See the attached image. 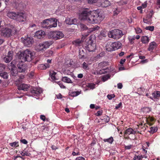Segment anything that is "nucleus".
Instances as JSON below:
<instances>
[{
	"mask_svg": "<svg viewBox=\"0 0 160 160\" xmlns=\"http://www.w3.org/2000/svg\"><path fill=\"white\" fill-rule=\"evenodd\" d=\"M78 16L80 20L91 24L100 23L104 18V15L99 10L91 11L88 8L83 9Z\"/></svg>",
	"mask_w": 160,
	"mask_h": 160,
	"instance_id": "1",
	"label": "nucleus"
},
{
	"mask_svg": "<svg viewBox=\"0 0 160 160\" xmlns=\"http://www.w3.org/2000/svg\"><path fill=\"white\" fill-rule=\"evenodd\" d=\"M122 43L119 41L114 42H108L106 46V49L108 52H111L117 50L120 48Z\"/></svg>",
	"mask_w": 160,
	"mask_h": 160,
	"instance_id": "2",
	"label": "nucleus"
},
{
	"mask_svg": "<svg viewBox=\"0 0 160 160\" xmlns=\"http://www.w3.org/2000/svg\"><path fill=\"white\" fill-rule=\"evenodd\" d=\"M19 57L24 62L30 61L33 58V56L31 51L26 49L21 54Z\"/></svg>",
	"mask_w": 160,
	"mask_h": 160,
	"instance_id": "3",
	"label": "nucleus"
},
{
	"mask_svg": "<svg viewBox=\"0 0 160 160\" xmlns=\"http://www.w3.org/2000/svg\"><path fill=\"white\" fill-rule=\"evenodd\" d=\"M123 35L122 31L118 29L112 30L108 33V36L109 38L116 39H119Z\"/></svg>",
	"mask_w": 160,
	"mask_h": 160,
	"instance_id": "4",
	"label": "nucleus"
},
{
	"mask_svg": "<svg viewBox=\"0 0 160 160\" xmlns=\"http://www.w3.org/2000/svg\"><path fill=\"white\" fill-rule=\"evenodd\" d=\"M21 40L22 42L25 46L29 47L32 46L34 42L32 37L28 36H25L24 38H22Z\"/></svg>",
	"mask_w": 160,
	"mask_h": 160,
	"instance_id": "5",
	"label": "nucleus"
},
{
	"mask_svg": "<svg viewBox=\"0 0 160 160\" xmlns=\"http://www.w3.org/2000/svg\"><path fill=\"white\" fill-rule=\"evenodd\" d=\"M49 36L51 38L57 40L62 38L64 35L63 33L60 31H52L50 32Z\"/></svg>",
	"mask_w": 160,
	"mask_h": 160,
	"instance_id": "6",
	"label": "nucleus"
},
{
	"mask_svg": "<svg viewBox=\"0 0 160 160\" xmlns=\"http://www.w3.org/2000/svg\"><path fill=\"white\" fill-rule=\"evenodd\" d=\"M85 49L89 52H94L97 48L96 43L90 40L88 44L85 47Z\"/></svg>",
	"mask_w": 160,
	"mask_h": 160,
	"instance_id": "7",
	"label": "nucleus"
},
{
	"mask_svg": "<svg viewBox=\"0 0 160 160\" xmlns=\"http://www.w3.org/2000/svg\"><path fill=\"white\" fill-rule=\"evenodd\" d=\"M1 35L4 37H9L11 35L12 30L8 28L4 27L2 28L0 30Z\"/></svg>",
	"mask_w": 160,
	"mask_h": 160,
	"instance_id": "8",
	"label": "nucleus"
},
{
	"mask_svg": "<svg viewBox=\"0 0 160 160\" xmlns=\"http://www.w3.org/2000/svg\"><path fill=\"white\" fill-rule=\"evenodd\" d=\"M15 20L16 21L23 22L26 20L27 16L26 14L21 12H17Z\"/></svg>",
	"mask_w": 160,
	"mask_h": 160,
	"instance_id": "9",
	"label": "nucleus"
},
{
	"mask_svg": "<svg viewBox=\"0 0 160 160\" xmlns=\"http://www.w3.org/2000/svg\"><path fill=\"white\" fill-rule=\"evenodd\" d=\"M51 18H49L44 20L41 24V26L43 28H50L49 25L51 23Z\"/></svg>",
	"mask_w": 160,
	"mask_h": 160,
	"instance_id": "10",
	"label": "nucleus"
},
{
	"mask_svg": "<svg viewBox=\"0 0 160 160\" xmlns=\"http://www.w3.org/2000/svg\"><path fill=\"white\" fill-rule=\"evenodd\" d=\"M13 52L10 51L8 52V55L4 58V60L6 63L10 62L12 58Z\"/></svg>",
	"mask_w": 160,
	"mask_h": 160,
	"instance_id": "11",
	"label": "nucleus"
},
{
	"mask_svg": "<svg viewBox=\"0 0 160 160\" xmlns=\"http://www.w3.org/2000/svg\"><path fill=\"white\" fill-rule=\"evenodd\" d=\"M18 72H25L26 69V67L25 65L23 64L22 62H20L18 65Z\"/></svg>",
	"mask_w": 160,
	"mask_h": 160,
	"instance_id": "12",
	"label": "nucleus"
},
{
	"mask_svg": "<svg viewBox=\"0 0 160 160\" xmlns=\"http://www.w3.org/2000/svg\"><path fill=\"white\" fill-rule=\"evenodd\" d=\"M67 24L69 25L75 24L78 23L77 20L75 18H68L65 21Z\"/></svg>",
	"mask_w": 160,
	"mask_h": 160,
	"instance_id": "13",
	"label": "nucleus"
},
{
	"mask_svg": "<svg viewBox=\"0 0 160 160\" xmlns=\"http://www.w3.org/2000/svg\"><path fill=\"white\" fill-rule=\"evenodd\" d=\"M18 86V88L19 90H22L24 91H27L29 88V86L27 84H18L17 83Z\"/></svg>",
	"mask_w": 160,
	"mask_h": 160,
	"instance_id": "14",
	"label": "nucleus"
},
{
	"mask_svg": "<svg viewBox=\"0 0 160 160\" xmlns=\"http://www.w3.org/2000/svg\"><path fill=\"white\" fill-rule=\"evenodd\" d=\"M45 34V32L43 31L39 30L35 32V36L38 38H41L43 37Z\"/></svg>",
	"mask_w": 160,
	"mask_h": 160,
	"instance_id": "15",
	"label": "nucleus"
},
{
	"mask_svg": "<svg viewBox=\"0 0 160 160\" xmlns=\"http://www.w3.org/2000/svg\"><path fill=\"white\" fill-rule=\"evenodd\" d=\"M17 12H14L8 11L7 12V16L11 19L15 20Z\"/></svg>",
	"mask_w": 160,
	"mask_h": 160,
	"instance_id": "16",
	"label": "nucleus"
},
{
	"mask_svg": "<svg viewBox=\"0 0 160 160\" xmlns=\"http://www.w3.org/2000/svg\"><path fill=\"white\" fill-rule=\"evenodd\" d=\"M152 95L153 97L152 98L150 97V98L152 99L155 100V99H158L160 97V92L157 91L152 93Z\"/></svg>",
	"mask_w": 160,
	"mask_h": 160,
	"instance_id": "17",
	"label": "nucleus"
},
{
	"mask_svg": "<svg viewBox=\"0 0 160 160\" xmlns=\"http://www.w3.org/2000/svg\"><path fill=\"white\" fill-rule=\"evenodd\" d=\"M157 44L155 42H151L149 43L148 50L152 52L157 47Z\"/></svg>",
	"mask_w": 160,
	"mask_h": 160,
	"instance_id": "18",
	"label": "nucleus"
},
{
	"mask_svg": "<svg viewBox=\"0 0 160 160\" xmlns=\"http://www.w3.org/2000/svg\"><path fill=\"white\" fill-rule=\"evenodd\" d=\"M53 42L52 41H48L42 42L45 50L48 48L53 44Z\"/></svg>",
	"mask_w": 160,
	"mask_h": 160,
	"instance_id": "19",
	"label": "nucleus"
},
{
	"mask_svg": "<svg viewBox=\"0 0 160 160\" xmlns=\"http://www.w3.org/2000/svg\"><path fill=\"white\" fill-rule=\"evenodd\" d=\"M51 23L50 24V25H49V28H51L52 27H56L57 26V20L56 19L54 18H51Z\"/></svg>",
	"mask_w": 160,
	"mask_h": 160,
	"instance_id": "20",
	"label": "nucleus"
},
{
	"mask_svg": "<svg viewBox=\"0 0 160 160\" xmlns=\"http://www.w3.org/2000/svg\"><path fill=\"white\" fill-rule=\"evenodd\" d=\"M35 49L38 52L45 50L42 43H40L39 44L37 45L35 47Z\"/></svg>",
	"mask_w": 160,
	"mask_h": 160,
	"instance_id": "21",
	"label": "nucleus"
},
{
	"mask_svg": "<svg viewBox=\"0 0 160 160\" xmlns=\"http://www.w3.org/2000/svg\"><path fill=\"white\" fill-rule=\"evenodd\" d=\"M135 133L136 132L131 128L127 129L125 132V134L126 135H129L131 134H135Z\"/></svg>",
	"mask_w": 160,
	"mask_h": 160,
	"instance_id": "22",
	"label": "nucleus"
},
{
	"mask_svg": "<svg viewBox=\"0 0 160 160\" xmlns=\"http://www.w3.org/2000/svg\"><path fill=\"white\" fill-rule=\"evenodd\" d=\"M86 62H84L82 65V68L84 69H89L88 66L92 63V61L90 62L88 61H86Z\"/></svg>",
	"mask_w": 160,
	"mask_h": 160,
	"instance_id": "23",
	"label": "nucleus"
},
{
	"mask_svg": "<svg viewBox=\"0 0 160 160\" xmlns=\"http://www.w3.org/2000/svg\"><path fill=\"white\" fill-rule=\"evenodd\" d=\"M149 40V37L146 36H143L141 38V41L144 44H148Z\"/></svg>",
	"mask_w": 160,
	"mask_h": 160,
	"instance_id": "24",
	"label": "nucleus"
},
{
	"mask_svg": "<svg viewBox=\"0 0 160 160\" xmlns=\"http://www.w3.org/2000/svg\"><path fill=\"white\" fill-rule=\"evenodd\" d=\"M108 65V62L103 61L102 62L99 63L98 65V67L100 68H102Z\"/></svg>",
	"mask_w": 160,
	"mask_h": 160,
	"instance_id": "25",
	"label": "nucleus"
},
{
	"mask_svg": "<svg viewBox=\"0 0 160 160\" xmlns=\"http://www.w3.org/2000/svg\"><path fill=\"white\" fill-rule=\"evenodd\" d=\"M42 90L41 89L35 88L31 91V92L32 94L38 95L42 92Z\"/></svg>",
	"mask_w": 160,
	"mask_h": 160,
	"instance_id": "26",
	"label": "nucleus"
},
{
	"mask_svg": "<svg viewBox=\"0 0 160 160\" xmlns=\"http://www.w3.org/2000/svg\"><path fill=\"white\" fill-rule=\"evenodd\" d=\"M111 5L110 2L108 0H105L101 3V5L104 7H107L110 6Z\"/></svg>",
	"mask_w": 160,
	"mask_h": 160,
	"instance_id": "27",
	"label": "nucleus"
},
{
	"mask_svg": "<svg viewBox=\"0 0 160 160\" xmlns=\"http://www.w3.org/2000/svg\"><path fill=\"white\" fill-rule=\"evenodd\" d=\"M56 73L53 71H51L50 72V76L52 80H56L57 79L55 77Z\"/></svg>",
	"mask_w": 160,
	"mask_h": 160,
	"instance_id": "28",
	"label": "nucleus"
},
{
	"mask_svg": "<svg viewBox=\"0 0 160 160\" xmlns=\"http://www.w3.org/2000/svg\"><path fill=\"white\" fill-rule=\"evenodd\" d=\"M49 67L48 64H41L38 65V68L40 69H45Z\"/></svg>",
	"mask_w": 160,
	"mask_h": 160,
	"instance_id": "29",
	"label": "nucleus"
},
{
	"mask_svg": "<svg viewBox=\"0 0 160 160\" xmlns=\"http://www.w3.org/2000/svg\"><path fill=\"white\" fill-rule=\"evenodd\" d=\"M62 80L64 82L68 83H72V82L70 78L67 77H64L62 78Z\"/></svg>",
	"mask_w": 160,
	"mask_h": 160,
	"instance_id": "30",
	"label": "nucleus"
},
{
	"mask_svg": "<svg viewBox=\"0 0 160 160\" xmlns=\"http://www.w3.org/2000/svg\"><path fill=\"white\" fill-rule=\"evenodd\" d=\"M103 141L104 142H107L108 143L111 144L112 143L113 141V138L111 137L110 138L107 139H103Z\"/></svg>",
	"mask_w": 160,
	"mask_h": 160,
	"instance_id": "31",
	"label": "nucleus"
},
{
	"mask_svg": "<svg viewBox=\"0 0 160 160\" xmlns=\"http://www.w3.org/2000/svg\"><path fill=\"white\" fill-rule=\"evenodd\" d=\"M128 39L129 40V42L131 44H133L134 42V41L135 40V36H129L128 37Z\"/></svg>",
	"mask_w": 160,
	"mask_h": 160,
	"instance_id": "32",
	"label": "nucleus"
},
{
	"mask_svg": "<svg viewBox=\"0 0 160 160\" xmlns=\"http://www.w3.org/2000/svg\"><path fill=\"white\" fill-rule=\"evenodd\" d=\"M99 27L98 26H96L92 28H90L88 30L90 32H92L93 31H97L99 29Z\"/></svg>",
	"mask_w": 160,
	"mask_h": 160,
	"instance_id": "33",
	"label": "nucleus"
},
{
	"mask_svg": "<svg viewBox=\"0 0 160 160\" xmlns=\"http://www.w3.org/2000/svg\"><path fill=\"white\" fill-rule=\"evenodd\" d=\"M109 72V69L108 68L103 69L100 71L99 73L101 74L107 73Z\"/></svg>",
	"mask_w": 160,
	"mask_h": 160,
	"instance_id": "34",
	"label": "nucleus"
},
{
	"mask_svg": "<svg viewBox=\"0 0 160 160\" xmlns=\"http://www.w3.org/2000/svg\"><path fill=\"white\" fill-rule=\"evenodd\" d=\"M0 76L4 79H7L8 76V73L6 72L0 73Z\"/></svg>",
	"mask_w": 160,
	"mask_h": 160,
	"instance_id": "35",
	"label": "nucleus"
},
{
	"mask_svg": "<svg viewBox=\"0 0 160 160\" xmlns=\"http://www.w3.org/2000/svg\"><path fill=\"white\" fill-rule=\"evenodd\" d=\"M143 121L145 120L147 123H148V121H150L151 122H152L154 121V118L152 117H149L148 119L147 118H143Z\"/></svg>",
	"mask_w": 160,
	"mask_h": 160,
	"instance_id": "36",
	"label": "nucleus"
},
{
	"mask_svg": "<svg viewBox=\"0 0 160 160\" xmlns=\"http://www.w3.org/2000/svg\"><path fill=\"white\" fill-rule=\"evenodd\" d=\"M10 145L11 146L13 147H18L19 146L18 142H15L12 143H10Z\"/></svg>",
	"mask_w": 160,
	"mask_h": 160,
	"instance_id": "37",
	"label": "nucleus"
},
{
	"mask_svg": "<svg viewBox=\"0 0 160 160\" xmlns=\"http://www.w3.org/2000/svg\"><path fill=\"white\" fill-rule=\"evenodd\" d=\"M74 151H75L73 152L72 153V154L73 156L80 155V152H79L78 150V149L76 148V149H74Z\"/></svg>",
	"mask_w": 160,
	"mask_h": 160,
	"instance_id": "38",
	"label": "nucleus"
},
{
	"mask_svg": "<svg viewBox=\"0 0 160 160\" xmlns=\"http://www.w3.org/2000/svg\"><path fill=\"white\" fill-rule=\"evenodd\" d=\"M95 84L93 83H88L87 86L91 89H93L95 88Z\"/></svg>",
	"mask_w": 160,
	"mask_h": 160,
	"instance_id": "39",
	"label": "nucleus"
},
{
	"mask_svg": "<svg viewBox=\"0 0 160 160\" xmlns=\"http://www.w3.org/2000/svg\"><path fill=\"white\" fill-rule=\"evenodd\" d=\"M144 157L142 156V155L141 156H136L135 155L134 157V159L135 160H140ZM145 158H146V157H144Z\"/></svg>",
	"mask_w": 160,
	"mask_h": 160,
	"instance_id": "40",
	"label": "nucleus"
},
{
	"mask_svg": "<svg viewBox=\"0 0 160 160\" xmlns=\"http://www.w3.org/2000/svg\"><path fill=\"white\" fill-rule=\"evenodd\" d=\"M134 29L137 34H139L141 33L142 32V30L139 27L134 28Z\"/></svg>",
	"mask_w": 160,
	"mask_h": 160,
	"instance_id": "41",
	"label": "nucleus"
},
{
	"mask_svg": "<svg viewBox=\"0 0 160 160\" xmlns=\"http://www.w3.org/2000/svg\"><path fill=\"white\" fill-rule=\"evenodd\" d=\"M144 90L145 89L142 88L141 87L140 88H138V92H140L139 93V95H142V92H144Z\"/></svg>",
	"mask_w": 160,
	"mask_h": 160,
	"instance_id": "42",
	"label": "nucleus"
},
{
	"mask_svg": "<svg viewBox=\"0 0 160 160\" xmlns=\"http://www.w3.org/2000/svg\"><path fill=\"white\" fill-rule=\"evenodd\" d=\"M143 21L144 23L148 24L150 23L151 20L150 18H148V19L144 18Z\"/></svg>",
	"mask_w": 160,
	"mask_h": 160,
	"instance_id": "43",
	"label": "nucleus"
},
{
	"mask_svg": "<svg viewBox=\"0 0 160 160\" xmlns=\"http://www.w3.org/2000/svg\"><path fill=\"white\" fill-rule=\"evenodd\" d=\"M53 53L52 51L51 50L48 51L46 53V55L47 57L50 56L52 55Z\"/></svg>",
	"mask_w": 160,
	"mask_h": 160,
	"instance_id": "44",
	"label": "nucleus"
},
{
	"mask_svg": "<svg viewBox=\"0 0 160 160\" xmlns=\"http://www.w3.org/2000/svg\"><path fill=\"white\" fill-rule=\"evenodd\" d=\"M145 28L147 30H149L150 31H152L154 30V27L153 26H148L146 27Z\"/></svg>",
	"mask_w": 160,
	"mask_h": 160,
	"instance_id": "45",
	"label": "nucleus"
},
{
	"mask_svg": "<svg viewBox=\"0 0 160 160\" xmlns=\"http://www.w3.org/2000/svg\"><path fill=\"white\" fill-rule=\"evenodd\" d=\"M21 155L23 156H29L30 154L28 153L27 152H22L21 153Z\"/></svg>",
	"mask_w": 160,
	"mask_h": 160,
	"instance_id": "46",
	"label": "nucleus"
},
{
	"mask_svg": "<svg viewBox=\"0 0 160 160\" xmlns=\"http://www.w3.org/2000/svg\"><path fill=\"white\" fill-rule=\"evenodd\" d=\"M98 0H88V2L89 4H92L94 3L97 2Z\"/></svg>",
	"mask_w": 160,
	"mask_h": 160,
	"instance_id": "47",
	"label": "nucleus"
},
{
	"mask_svg": "<svg viewBox=\"0 0 160 160\" xmlns=\"http://www.w3.org/2000/svg\"><path fill=\"white\" fill-rule=\"evenodd\" d=\"M115 95L113 94H108L107 96V98L109 99V100H111L112 98L115 97Z\"/></svg>",
	"mask_w": 160,
	"mask_h": 160,
	"instance_id": "48",
	"label": "nucleus"
},
{
	"mask_svg": "<svg viewBox=\"0 0 160 160\" xmlns=\"http://www.w3.org/2000/svg\"><path fill=\"white\" fill-rule=\"evenodd\" d=\"M80 94V92L79 91L74 92L72 93V96L74 97H76L79 95Z\"/></svg>",
	"mask_w": 160,
	"mask_h": 160,
	"instance_id": "49",
	"label": "nucleus"
},
{
	"mask_svg": "<svg viewBox=\"0 0 160 160\" xmlns=\"http://www.w3.org/2000/svg\"><path fill=\"white\" fill-rule=\"evenodd\" d=\"M102 110H99L95 114V115L97 116H99L102 115Z\"/></svg>",
	"mask_w": 160,
	"mask_h": 160,
	"instance_id": "50",
	"label": "nucleus"
},
{
	"mask_svg": "<svg viewBox=\"0 0 160 160\" xmlns=\"http://www.w3.org/2000/svg\"><path fill=\"white\" fill-rule=\"evenodd\" d=\"M57 84L60 86V88H65V87L60 82H57Z\"/></svg>",
	"mask_w": 160,
	"mask_h": 160,
	"instance_id": "51",
	"label": "nucleus"
},
{
	"mask_svg": "<svg viewBox=\"0 0 160 160\" xmlns=\"http://www.w3.org/2000/svg\"><path fill=\"white\" fill-rule=\"evenodd\" d=\"M80 27L83 30H85L88 29L86 26L83 24H81L80 25Z\"/></svg>",
	"mask_w": 160,
	"mask_h": 160,
	"instance_id": "52",
	"label": "nucleus"
},
{
	"mask_svg": "<svg viewBox=\"0 0 160 160\" xmlns=\"http://www.w3.org/2000/svg\"><path fill=\"white\" fill-rule=\"evenodd\" d=\"M147 1H146L142 4V6H141L142 8H146L147 7Z\"/></svg>",
	"mask_w": 160,
	"mask_h": 160,
	"instance_id": "53",
	"label": "nucleus"
},
{
	"mask_svg": "<svg viewBox=\"0 0 160 160\" xmlns=\"http://www.w3.org/2000/svg\"><path fill=\"white\" fill-rule=\"evenodd\" d=\"M151 132L153 133L157 131V129L155 127H152L150 128Z\"/></svg>",
	"mask_w": 160,
	"mask_h": 160,
	"instance_id": "54",
	"label": "nucleus"
},
{
	"mask_svg": "<svg viewBox=\"0 0 160 160\" xmlns=\"http://www.w3.org/2000/svg\"><path fill=\"white\" fill-rule=\"evenodd\" d=\"M132 147V145H129L128 146H125V148L126 149H130Z\"/></svg>",
	"mask_w": 160,
	"mask_h": 160,
	"instance_id": "55",
	"label": "nucleus"
},
{
	"mask_svg": "<svg viewBox=\"0 0 160 160\" xmlns=\"http://www.w3.org/2000/svg\"><path fill=\"white\" fill-rule=\"evenodd\" d=\"M21 142L24 144H27L28 143L27 141L25 139H21L20 140Z\"/></svg>",
	"mask_w": 160,
	"mask_h": 160,
	"instance_id": "56",
	"label": "nucleus"
},
{
	"mask_svg": "<svg viewBox=\"0 0 160 160\" xmlns=\"http://www.w3.org/2000/svg\"><path fill=\"white\" fill-rule=\"evenodd\" d=\"M102 120H103L106 122H108L109 120V118L108 116H106L105 118L104 119H102Z\"/></svg>",
	"mask_w": 160,
	"mask_h": 160,
	"instance_id": "57",
	"label": "nucleus"
},
{
	"mask_svg": "<svg viewBox=\"0 0 160 160\" xmlns=\"http://www.w3.org/2000/svg\"><path fill=\"white\" fill-rule=\"evenodd\" d=\"M5 66L3 64L0 63V71L2 70L5 68Z\"/></svg>",
	"mask_w": 160,
	"mask_h": 160,
	"instance_id": "58",
	"label": "nucleus"
},
{
	"mask_svg": "<svg viewBox=\"0 0 160 160\" xmlns=\"http://www.w3.org/2000/svg\"><path fill=\"white\" fill-rule=\"evenodd\" d=\"M76 160H85L84 158L82 157H78L76 158Z\"/></svg>",
	"mask_w": 160,
	"mask_h": 160,
	"instance_id": "59",
	"label": "nucleus"
},
{
	"mask_svg": "<svg viewBox=\"0 0 160 160\" xmlns=\"http://www.w3.org/2000/svg\"><path fill=\"white\" fill-rule=\"evenodd\" d=\"M75 42L76 43V45H78L81 43V41L80 40H77L75 41Z\"/></svg>",
	"mask_w": 160,
	"mask_h": 160,
	"instance_id": "60",
	"label": "nucleus"
},
{
	"mask_svg": "<svg viewBox=\"0 0 160 160\" xmlns=\"http://www.w3.org/2000/svg\"><path fill=\"white\" fill-rule=\"evenodd\" d=\"M118 88L119 89H121L122 87V83H119L117 84Z\"/></svg>",
	"mask_w": 160,
	"mask_h": 160,
	"instance_id": "61",
	"label": "nucleus"
},
{
	"mask_svg": "<svg viewBox=\"0 0 160 160\" xmlns=\"http://www.w3.org/2000/svg\"><path fill=\"white\" fill-rule=\"evenodd\" d=\"M40 118L43 121H45V120L46 117L45 116L43 115H41L40 116Z\"/></svg>",
	"mask_w": 160,
	"mask_h": 160,
	"instance_id": "62",
	"label": "nucleus"
},
{
	"mask_svg": "<svg viewBox=\"0 0 160 160\" xmlns=\"http://www.w3.org/2000/svg\"><path fill=\"white\" fill-rule=\"evenodd\" d=\"M126 60L125 59H121L120 61V63L121 64H123L125 62Z\"/></svg>",
	"mask_w": 160,
	"mask_h": 160,
	"instance_id": "63",
	"label": "nucleus"
},
{
	"mask_svg": "<svg viewBox=\"0 0 160 160\" xmlns=\"http://www.w3.org/2000/svg\"><path fill=\"white\" fill-rule=\"evenodd\" d=\"M56 97L58 99H61L62 98V95L60 93H59L56 95Z\"/></svg>",
	"mask_w": 160,
	"mask_h": 160,
	"instance_id": "64",
	"label": "nucleus"
}]
</instances>
